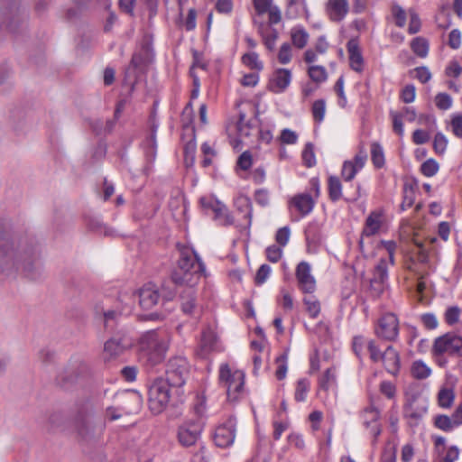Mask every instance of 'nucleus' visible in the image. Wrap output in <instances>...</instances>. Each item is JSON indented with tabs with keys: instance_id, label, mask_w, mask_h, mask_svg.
Returning a JSON list of instances; mask_svg holds the SVG:
<instances>
[{
	"instance_id": "nucleus-2",
	"label": "nucleus",
	"mask_w": 462,
	"mask_h": 462,
	"mask_svg": "<svg viewBox=\"0 0 462 462\" xmlns=\"http://www.w3.org/2000/svg\"><path fill=\"white\" fill-rule=\"evenodd\" d=\"M206 271V266L198 254L188 248L180 251L178 266L171 275L172 282L178 286H196Z\"/></svg>"
},
{
	"instance_id": "nucleus-37",
	"label": "nucleus",
	"mask_w": 462,
	"mask_h": 462,
	"mask_svg": "<svg viewBox=\"0 0 462 462\" xmlns=\"http://www.w3.org/2000/svg\"><path fill=\"white\" fill-rule=\"evenodd\" d=\"M415 201V188L413 184L404 183L402 188V202L401 204L402 210L410 208Z\"/></svg>"
},
{
	"instance_id": "nucleus-28",
	"label": "nucleus",
	"mask_w": 462,
	"mask_h": 462,
	"mask_svg": "<svg viewBox=\"0 0 462 462\" xmlns=\"http://www.w3.org/2000/svg\"><path fill=\"white\" fill-rule=\"evenodd\" d=\"M236 210L244 214L246 220V226H250L252 223L253 206L250 199L246 196H238L235 199Z\"/></svg>"
},
{
	"instance_id": "nucleus-23",
	"label": "nucleus",
	"mask_w": 462,
	"mask_h": 462,
	"mask_svg": "<svg viewBox=\"0 0 462 462\" xmlns=\"http://www.w3.org/2000/svg\"><path fill=\"white\" fill-rule=\"evenodd\" d=\"M291 72L288 69H277L270 80V89L274 93H282L291 84Z\"/></svg>"
},
{
	"instance_id": "nucleus-6",
	"label": "nucleus",
	"mask_w": 462,
	"mask_h": 462,
	"mask_svg": "<svg viewBox=\"0 0 462 462\" xmlns=\"http://www.w3.org/2000/svg\"><path fill=\"white\" fill-rule=\"evenodd\" d=\"M245 373L241 370H232L227 364L219 367L218 380L231 402L237 401L245 392Z\"/></svg>"
},
{
	"instance_id": "nucleus-42",
	"label": "nucleus",
	"mask_w": 462,
	"mask_h": 462,
	"mask_svg": "<svg viewBox=\"0 0 462 462\" xmlns=\"http://www.w3.org/2000/svg\"><path fill=\"white\" fill-rule=\"evenodd\" d=\"M243 63L252 69L262 70L263 68V62L259 60V56L254 51H250L243 55Z\"/></svg>"
},
{
	"instance_id": "nucleus-56",
	"label": "nucleus",
	"mask_w": 462,
	"mask_h": 462,
	"mask_svg": "<svg viewBox=\"0 0 462 462\" xmlns=\"http://www.w3.org/2000/svg\"><path fill=\"white\" fill-rule=\"evenodd\" d=\"M272 269L270 265L262 264L256 272L254 282L257 285L263 284L271 274Z\"/></svg>"
},
{
	"instance_id": "nucleus-16",
	"label": "nucleus",
	"mask_w": 462,
	"mask_h": 462,
	"mask_svg": "<svg viewBox=\"0 0 462 462\" xmlns=\"http://www.w3.org/2000/svg\"><path fill=\"white\" fill-rule=\"evenodd\" d=\"M236 431V420L229 418L225 423L216 429L214 433L215 444L223 448L230 447L235 441Z\"/></svg>"
},
{
	"instance_id": "nucleus-51",
	"label": "nucleus",
	"mask_w": 462,
	"mask_h": 462,
	"mask_svg": "<svg viewBox=\"0 0 462 462\" xmlns=\"http://www.w3.org/2000/svg\"><path fill=\"white\" fill-rule=\"evenodd\" d=\"M439 169V165L434 159L426 160L420 166V171L426 177L436 175Z\"/></svg>"
},
{
	"instance_id": "nucleus-63",
	"label": "nucleus",
	"mask_w": 462,
	"mask_h": 462,
	"mask_svg": "<svg viewBox=\"0 0 462 462\" xmlns=\"http://www.w3.org/2000/svg\"><path fill=\"white\" fill-rule=\"evenodd\" d=\"M367 341L362 336H356L353 338L352 348L357 357L361 358L365 346L367 347Z\"/></svg>"
},
{
	"instance_id": "nucleus-27",
	"label": "nucleus",
	"mask_w": 462,
	"mask_h": 462,
	"mask_svg": "<svg viewBox=\"0 0 462 462\" xmlns=\"http://www.w3.org/2000/svg\"><path fill=\"white\" fill-rule=\"evenodd\" d=\"M379 417L380 412L374 407L371 406L364 410V425L369 429L370 433L374 437V439H377L381 434V427L378 423Z\"/></svg>"
},
{
	"instance_id": "nucleus-45",
	"label": "nucleus",
	"mask_w": 462,
	"mask_h": 462,
	"mask_svg": "<svg viewBox=\"0 0 462 462\" xmlns=\"http://www.w3.org/2000/svg\"><path fill=\"white\" fill-rule=\"evenodd\" d=\"M434 425L438 429L449 432L452 431L455 428H457L451 419L447 415L441 414L435 417Z\"/></svg>"
},
{
	"instance_id": "nucleus-5",
	"label": "nucleus",
	"mask_w": 462,
	"mask_h": 462,
	"mask_svg": "<svg viewBox=\"0 0 462 462\" xmlns=\"http://www.w3.org/2000/svg\"><path fill=\"white\" fill-rule=\"evenodd\" d=\"M20 4L21 0H0V36L4 32L15 34L24 26L27 15Z\"/></svg>"
},
{
	"instance_id": "nucleus-55",
	"label": "nucleus",
	"mask_w": 462,
	"mask_h": 462,
	"mask_svg": "<svg viewBox=\"0 0 462 462\" xmlns=\"http://www.w3.org/2000/svg\"><path fill=\"white\" fill-rule=\"evenodd\" d=\"M436 106L440 110H448L452 106V98L447 93H439L435 97Z\"/></svg>"
},
{
	"instance_id": "nucleus-43",
	"label": "nucleus",
	"mask_w": 462,
	"mask_h": 462,
	"mask_svg": "<svg viewBox=\"0 0 462 462\" xmlns=\"http://www.w3.org/2000/svg\"><path fill=\"white\" fill-rule=\"evenodd\" d=\"M310 78L316 83L325 82L328 79L327 70L323 66L313 65L308 69Z\"/></svg>"
},
{
	"instance_id": "nucleus-58",
	"label": "nucleus",
	"mask_w": 462,
	"mask_h": 462,
	"mask_svg": "<svg viewBox=\"0 0 462 462\" xmlns=\"http://www.w3.org/2000/svg\"><path fill=\"white\" fill-rule=\"evenodd\" d=\"M367 350L373 362L377 363L380 361V359H382V355L383 352L381 351L379 346L374 339L367 341Z\"/></svg>"
},
{
	"instance_id": "nucleus-30",
	"label": "nucleus",
	"mask_w": 462,
	"mask_h": 462,
	"mask_svg": "<svg viewBox=\"0 0 462 462\" xmlns=\"http://www.w3.org/2000/svg\"><path fill=\"white\" fill-rule=\"evenodd\" d=\"M303 304L306 307V312L311 319H316L319 317L321 306L319 300L317 299L315 295L312 294H305L302 299Z\"/></svg>"
},
{
	"instance_id": "nucleus-17",
	"label": "nucleus",
	"mask_w": 462,
	"mask_h": 462,
	"mask_svg": "<svg viewBox=\"0 0 462 462\" xmlns=\"http://www.w3.org/2000/svg\"><path fill=\"white\" fill-rule=\"evenodd\" d=\"M384 220V211L382 208L370 212L365 221L362 230L361 239L359 241L360 247H363L364 237H370L378 234L383 226Z\"/></svg>"
},
{
	"instance_id": "nucleus-14",
	"label": "nucleus",
	"mask_w": 462,
	"mask_h": 462,
	"mask_svg": "<svg viewBox=\"0 0 462 462\" xmlns=\"http://www.w3.org/2000/svg\"><path fill=\"white\" fill-rule=\"evenodd\" d=\"M367 160V152L364 146H360L357 153L352 160L345 161L341 176L345 181H351L356 175L365 167Z\"/></svg>"
},
{
	"instance_id": "nucleus-13",
	"label": "nucleus",
	"mask_w": 462,
	"mask_h": 462,
	"mask_svg": "<svg viewBox=\"0 0 462 462\" xmlns=\"http://www.w3.org/2000/svg\"><path fill=\"white\" fill-rule=\"evenodd\" d=\"M295 277L300 291L304 294H312L317 289V282L311 273V266L308 262L302 261L298 263L295 270Z\"/></svg>"
},
{
	"instance_id": "nucleus-1",
	"label": "nucleus",
	"mask_w": 462,
	"mask_h": 462,
	"mask_svg": "<svg viewBox=\"0 0 462 462\" xmlns=\"http://www.w3.org/2000/svg\"><path fill=\"white\" fill-rule=\"evenodd\" d=\"M18 271L32 281L42 276L38 245L28 236L3 234L0 236V280L11 277Z\"/></svg>"
},
{
	"instance_id": "nucleus-22",
	"label": "nucleus",
	"mask_w": 462,
	"mask_h": 462,
	"mask_svg": "<svg viewBox=\"0 0 462 462\" xmlns=\"http://www.w3.org/2000/svg\"><path fill=\"white\" fill-rule=\"evenodd\" d=\"M217 350L218 343L217 335L209 328L205 329L202 332L198 355L201 358H207L210 353Z\"/></svg>"
},
{
	"instance_id": "nucleus-18",
	"label": "nucleus",
	"mask_w": 462,
	"mask_h": 462,
	"mask_svg": "<svg viewBox=\"0 0 462 462\" xmlns=\"http://www.w3.org/2000/svg\"><path fill=\"white\" fill-rule=\"evenodd\" d=\"M180 292V309L182 312L190 317H198L200 313L197 304L195 286H184Z\"/></svg>"
},
{
	"instance_id": "nucleus-15",
	"label": "nucleus",
	"mask_w": 462,
	"mask_h": 462,
	"mask_svg": "<svg viewBox=\"0 0 462 462\" xmlns=\"http://www.w3.org/2000/svg\"><path fill=\"white\" fill-rule=\"evenodd\" d=\"M130 300H126L127 301H132L133 305L138 300L141 308L143 310H149L157 304L160 295L158 290L152 284H146L143 288H141L138 291H134L131 294Z\"/></svg>"
},
{
	"instance_id": "nucleus-52",
	"label": "nucleus",
	"mask_w": 462,
	"mask_h": 462,
	"mask_svg": "<svg viewBox=\"0 0 462 462\" xmlns=\"http://www.w3.org/2000/svg\"><path fill=\"white\" fill-rule=\"evenodd\" d=\"M448 143L447 137L442 133H437L433 140L435 152L440 155L444 154L447 150Z\"/></svg>"
},
{
	"instance_id": "nucleus-12",
	"label": "nucleus",
	"mask_w": 462,
	"mask_h": 462,
	"mask_svg": "<svg viewBox=\"0 0 462 462\" xmlns=\"http://www.w3.org/2000/svg\"><path fill=\"white\" fill-rule=\"evenodd\" d=\"M204 423L199 417L187 420L178 429V439L183 447H191L200 439Z\"/></svg>"
},
{
	"instance_id": "nucleus-4",
	"label": "nucleus",
	"mask_w": 462,
	"mask_h": 462,
	"mask_svg": "<svg viewBox=\"0 0 462 462\" xmlns=\"http://www.w3.org/2000/svg\"><path fill=\"white\" fill-rule=\"evenodd\" d=\"M130 298L127 292H124L115 300L106 297L95 305V314L102 319L105 328L113 329L120 316L127 315L132 311L133 302L126 300Z\"/></svg>"
},
{
	"instance_id": "nucleus-60",
	"label": "nucleus",
	"mask_w": 462,
	"mask_h": 462,
	"mask_svg": "<svg viewBox=\"0 0 462 462\" xmlns=\"http://www.w3.org/2000/svg\"><path fill=\"white\" fill-rule=\"evenodd\" d=\"M416 88L412 84L405 86L401 92V99L406 104L412 103L415 100Z\"/></svg>"
},
{
	"instance_id": "nucleus-24",
	"label": "nucleus",
	"mask_w": 462,
	"mask_h": 462,
	"mask_svg": "<svg viewBox=\"0 0 462 462\" xmlns=\"http://www.w3.org/2000/svg\"><path fill=\"white\" fill-rule=\"evenodd\" d=\"M346 50L350 68L356 72H362L364 69V58L359 48L358 41L356 39L349 40L346 44Z\"/></svg>"
},
{
	"instance_id": "nucleus-8",
	"label": "nucleus",
	"mask_w": 462,
	"mask_h": 462,
	"mask_svg": "<svg viewBox=\"0 0 462 462\" xmlns=\"http://www.w3.org/2000/svg\"><path fill=\"white\" fill-rule=\"evenodd\" d=\"M171 387L163 378L155 379L149 387L148 404L153 414H160L167 408L171 398Z\"/></svg>"
},
{
	"instance_id": "nucleus-50",
	"label": "nucleus",
	"mask_w": 462,
	"mask_h": 462,
	"mask_svg": "<svg viewBox=\"0 0 462 462\" xmlns=\"http://www.w3.org/2000/svg\"><path fill=\"white\" fill-rule=\"evenodd\" d=\"M87 224L92 230L103 232L105 236H114V231L105 226L98 217L88 218Z\"/></svg>"
},
{
	"instance_id": "nucleus-62",
	"label": "nucleus",
	"mask_w": 462,
	"mask_h": 462,
	"mask_svg": "<svg viewBox=\"0 0 462 462\" xmlns=\"http://www.w3.org/2000/svg\"><path fill=\"white\" fill-rule=\"evenodd\" d=\"M278 60L282 64H288L291 60V47L288 42L281 46L278 53Z\"/></svg>"
},
{
	"instance_id": "nucleus-3",
	"label": "nucleus",
	"mask_w": 462,
	"mask_h": 462,
	"mask_svg": "<svg viewBox=\"0 0 462 462\" xmlns=\"http://www.w3.org/2000/svg\"><path fill=\"white\" fill-rule=\"evenodd\" d=\"M168 349L167 337L160 330L144 332L138 341V356L143 365L152 367L162 363Z\"/></svg>"
},
{
	"instance_id": "nucleus-46",
	"label": "nucleus",
	"mask_w": 462,
	"mask_h": 462,
	"mask_svg": "<svg viewBox=\"0 0 462 462\" xmlns=\"http://www.w3.org/2000/svg\"><path fill=\"white\" fill-rule=\"evenodd\" d=\"M305 236L308 243H319L320 241V228L319 224L310 223L305 228Z\"/></svg>"
},
{
	"instance_id": "nucleus-7",
	"label": "nucleus",
	"mask_w": 462,
	"mask_h": 462,
	"mask_svg": "<svg viewBox=\"0 0 462 462\" xmlns=\"http://www.w3.org/2000/svg\"><path fill=\"white\" fill-rule=\"evenodd\" d=\"M431 354L433 356L462 358V336L456 332H448L436 337L431 346Z\"/></svg>"
},
{
	"instance_id": "nucleus-19",
	"label": "nucleus",
	"mask_w": 462,
	"mask_h": 462,
	"mask_svg": "<svg viewBox=\"0 0 462 462\" xmlns=\"http://www.w3.org/2000/svg\"><path fill=\"white\" fill-rule=\"evenodd\" d=\"M75 429L82 439L89 438L94 432L93 411H79L75 419Z\"/></svg>"
},
{
	"instance_id": "nucleus-20",
	"label": "nucleus",
	"mask_w": 462,
	"mask_h": 462,
	"mask_svg": "<svg viewBox=\"0 0 462 462\" xmlns=\"http://www.w3.org/2000/svg\"><path fill=\"white\" fill-rule=\"evenodd\" d=\"M119 398L122 401L120 410L125 413H135L142 407L143 397L137 391L125 392L119 394Z\"/></svg>"
},
{
	"instance_id": "nucleus-47",
	"label": "nucleus",
	"mask_w": 462,
	"mask_h": 462,
	"mask_svg": "<svg viewBox=\"0 0 462 462\" xmlns=\"http://www.w3.org/2000/svg\"><path fill=\"white\" fill-rule=\"evenodd\" d=\"M276 364L278 365L275 375L278 380H282L285 378L288 369V353L285 352L282 355L279 356L275 359Z\"/></svg>"
},
{
	"instance_id": "nucleus-53",
	"label": "nucleus",
	"mask_w": 462,
	"mask_h": 462,
	"mask_svg": "<svg viewBox=\"0 0 462 462\" xmlns=\"http://www.w3.org/2000/svg\"><path fill=\"white\" fill-rule=\"evenodd\" d=\"M392 14L394 18L395 24L402 28L406 23V13L402 7L398 5H393L392 7Z\"/></svg>"
},
{
	"instance_id": "nucleus-33",
	"label": "nucleus",
	"mask_w": 462,
	"mask_h": 462,
	"mask_svg": "<svg viewBox=\"0 0 462 462\" xmlns=\"http://www.w3.org/2000/svg\"><path fill=\"white\" fill-rule=\"evenodd\" d=\"M328 197L331 201L337 202L342 198V184L338 177L329 176L328 180Z\"/></svg>"
},
{
	"instance_id": "nucleus-39",
	"label": "nucleus",
	"mask_w": 462,
	"mask_h": 462,
	"mask_svg": "<svg viewBox=\"0 0 462 462\" xmlns=\"http://www.w3.org/2000/svg\"><path fill=\"white\" fill-rule=\"evenodd\" d=\"M411 48L420 58H425L429 53V42L422 37L414 38L411 42Z\"/></svg>"
},
{
	"instance_id": "nucleus-36",
	"label": "nucleus",
	"mask_w": 462,
	"mask_h": 462,
	"mask_svg": "<svg viewBox=\"0 0 462 462\" xmlns=\"http://www.w3.org/2000/svg\"><path fill=\"white\" fill-rule=\"evenodd\" d=\"M371 160L374 166L381 169L385 164L384 152L382 145L376 142L371 144Z\"/></svg>"
},
{
	"instance_id": "nucleus-57",
	"label": "nucleus",
	"mask_w": 462,
	"mask_h": 462,
	"mask_svg": "<svg viewBox=\"0 0 462 462\" xmlns=\"http://www.w3.org/2000/svg\"><path fill=\"white\" fill-rule=\"evenodd\" d=\"M302 160L307 167H312L316 164V158L314 154L313 145L307 143L302 152Z\"/></svg>"
},
{
	"instance_id": "nucleus-32",
	"label": "nucleus",
	"mask_w": 462,
	"mask_h": 462,
	"mask_svg": "<svg viewBox=\"0 0 462 462\" xmlns=\"http://www.w3.org/2000/svg\"><path fill=\"white\" fill-rule=\"evenodd\" d=\"M291 38L295 47L302 49L308 42L309 33L302 26H295L291 30Z\"/></svg>"
},
{
	"instance_id": "nucleus-40",
	"label": "nucleus",
	"mask_w": 462,
	"mask_h": 462,
	"mask_svg": "<svg viewBox=\"0 0 462 462\" xmlns=\"http://www.w3.org/2000/svg\"><path fill=\"white\" fill-rule=\"evenodd\" d=\"M310 388V383L306 378L298 380L294 393V399L297 402H304L307 399L308 393Z\"/></svg>"
},
{
	"instance_id": "nucleus-35",
	"label": "nucleus",
	"mask_w": 462,
	"mask_h": 462,
	"mask_svg": "<svg viewBox=\"0 0 462 462\" xmlns=\"http://www.w3.org/2000/svg\"><path fill=\"white\" fill-rule=\"evenodd\" d=\"M259 32L263 36L266 48L273 51L275 47V42L278 38V32L275 29L265 28L263 23H260Z\"/></svg>"
},
{
	"instance_id": "nucleus-41",
	"label": "nucleus",
	"mask_w": 462,
	"mask_h": 462,
	"mask_svg": "<svg viewBox=\"0 0 462 462\" xmlns=\"http://www.w3.org/2000/svg\"><path fill=\"white\" fill-rule=\"evenodd\" d=\"M311 113L316 123H322L326 114V101L324 99L314 101L311 106Z\"/></svg>"
},
{
	"instance_id": "nucleus-26",
	"label": "nucleus",
	"mask_w": 462,
	"mask_h": 462,
	"mask_svg": "<svg viewBox=\"0 0 462 462\" xmlns=\"http://www.w3.org/2000/svg\"><path fill=\"white\" fill-rule=\"evenodd\" d=\"M290 205L294 207L302 217H305L312 211L315 201L311 195L300 193L291 199Z\"/></svg>"
},
{
	"instance_id": "nucleus-59",
	"label": "nucleus",
	"mask_w": 462,
	"mask_h": 462,
	"mask_svg": "<svg viewBox=\"0 0 462 462\" xmlns=\"http://www.w3.org/2000/svg\"><path fill=\"white\" fill-rule=\"evenodd\" d=\"M379 390L388 399H393L396 395V386L390 381H382Z\"/></svg>"
},
{
	"instance_id": "nucleus-34",
	"label": "nucleus",
	"mask_w": 462,
	"mask_h": 462,
	"mask_svg": "<svg viewBox=\"0 0 462 462\" xmlns=\"http://www.w3.org/2000/svg\"><path fill=\"white\" fill-rule=\"evenodd\" d=\"M411 373L414 378L423 380L431 374V369L422 360H416L411 365Z\"/></svg>"
},
{
	"instance_id": "nucleus-61",
	"label": "nucleus",
	"mask_w": 462,
	"mask_h": 462,
	"mask_svg": "<svg viewBox=\"0 0 462 462\" xmlns=\"http://www.w3.org/2000/svg\"><path fill=\"white\" fill-rule=\"evenodd\" d=\"M291 236V229L289 226H283L277 230L275 234V241L280 246H285Z\"/></svg>"
},
{
	"instance_id": "nucleus-29",
	"label": "nucleus",
	"mask_w": 462,
	"mask_h": 462,
	"mask_svg": "<svg viewBox=\"0 0 462 462\" xmlns=\"http://www.w3.org/2000/svg\"><path fill=\"white\" fill-rule=\"evenodd\" d=\"M126 346L127 345L121 338L112 337L105 343L104 351L110 357H116L121 355Z\"/></svg>"
},
{
	"instance_id": "nucleus-48",
	"label": "nucleus",
	"mask_w": 462,
	"mask_h": 462,
	"mask_svg": "<svg viewBox=\"0 0 462 462\" xmlns=\"http://www.w3.org/2000/svg\"><path fill=\"white\" fill-rule=\"evenodd\" d=\"M344 84H345V79H344V77L343 76H340L336 84H335V91L337 95V105L341 107V108H346V106H347V98H346V96L345 94V91H344Z\"/></svg>"
},
{
	"instance_id": "nucleus-11",
	"label": "nucleus",
	"mask_w": 462,
	"mask_h": 462,
	"mask_svg": "<svg viewBox=\"0 0 462 462\" xmlns=\"http://www.w3.org/2000/svg\"><path fill=\"white\" fill-rule=\"evenodd\" d=\"M201 208L207 214H213L214 219L221 226L233 224V217L228 212L225 204L219 201L215 196H204L199 200Z\"/></svg>"
},
{
	"instance_id": "nucleus-10",
	"label": "nucleus",
	"mask_w": 462,
	"mask_h": 462,
	"mask_svg": "<svg viewBox=\"0 0 462 462\" xmlns=\"http://www.w3.org/2000/svg\"><path fill=\"white\" fill-rule=\"evenodd\" d=\"M374 334L383 340L396 341L399 337V319L397 316L392 312L383 314L375 323Z\"/></svg>"
},
{
	"instance_id": "nucleus-38",
	"label": "nucleus",
	"mask_w": 462,
	"mask_h": 462,
	"mask_svg": "<svg viewBox=\"0 0 462 462\" xmlns=\"http://www.w3.org/2000/svg\"><path fill=\"white\" fill-rule=\"evenodd\" d=\"M371 280L376 282H388V261L384 258L379 260L375 265Z\"/></svg>"
},
{
	"instance_id": "nucleus-31",
	"label": "nucleus",
	"mask_w": 462,
	"mask_h": 462,
	"mask_svg": "<svg viewBox=\"0 0 462 462\" xmlns=\"http://www.w3.org/2000/svg\"><path fill=\"white\" fill-rule=\"evenodd\" d=\"M337 384V374L334 367L328 368L319 378V387L320 390L328 392Z\"/></svg>"
},
{
	"instance_id": "nucleus-21",
	"label": "nucleus",
	"mask_w": 462,
	"mask_h": 462,
	"mask_svg": "<svg viewBox=\"0 0 462 462\" xmlns=\"http://www.w3.org/2000/svg\"><path fill=\"white\" fill-rule=\"evenodd\" d=\"M348 11V0H328L326 4V13L332 22H341Z\"/></svg>"
},
{
	"instance_id": "nucleus-54",
	"label": "nucleus",
	"mask_w": 462,
	"mask_h": 462,
	"mask_svg": "<svg viewBox=\"0 0 462 462\" xmlns=\"http://www.w3.org/2000/svg\"><path fill=\"white\" fill-rule=\"evenodd\" d=\"M460 309L457 306H452L447 309L445 312V321L449 326L458 322L460 317Z\"/></svg>"
},
{
	"instance_id": "nucleus-44",
	"label": "nucleus",
	"mask_w": 462,
	"mask_h": 462,
	"mask_svg": "<svg viewBox=\"0 0 462 462\" xmlns=\"http://www.w3.org/2000/svg\"><path fill=\"white\" fill-rule=\"evenodd\" d=\"M455 399L454 391L448 388H442L438 394V402L440 407L449 408Z\"/></svg>"
},
{
	"instance_id": "nucleus-9",
	"label": "nucleus",
	"mask_w": 462,
	"mask_h": 462,
	"mask_svg": "<svg viewBox=\"0 0 462 462\" xmlns=\"http://www.w3.org/2000/svg\"><path fill=\"white\" fill-rule=\"evenodd\" d=\"M190 365L186 357L174 356L166 365V379L171 387L183 386L189 376Z\"/></svg>"
},
{
	"instance_id": "nucleus-64",
	"label": "nucleus",
	"mask_w": 462,
	"mask_h": 462,
	"mask_svg": "<svg viewBox=\"0 0 462 462\" xmlns=\"http://www.w3.org/2000/svg\"><path fill=\"white\" fill-rule=\"evenodd\" d=\"M267 259L272 263H277L282 255V249L275 245H270L265 250Z\"/></svg>"
},
{
	"instance_id": "nucleus-49",
	"label": "nucleus",
	"mask_w": 462,
	"mask_h": 462,
	"mask_svg": "<svg viewBox=\"0 0 462 462\" xmlns=\"http://www.w3.org/2000/svg\"><path fill=\"white\" fill-rule=\"evenodd\" d=\"M449 128L456 137L462 139V114L455 113L451 116Z\"/></svg>"
},
{
	"instance_id": "nucleus-25",
	"label": "nucleus",
	"mask_w": 462,
	"mask_h": 462,
	"mask_svg": "<svg viewBox=\"0 0 462 462\" xmlns=\"http://www.w3.org/2000/svg\"><path fill=\"white\" fill-rule=\"evenodd\" d=\"M382 362L386 371L396 375L400 370V356L399 353L393 348V346H388L382 355Z\"/></svg>"
}]
</instances>
